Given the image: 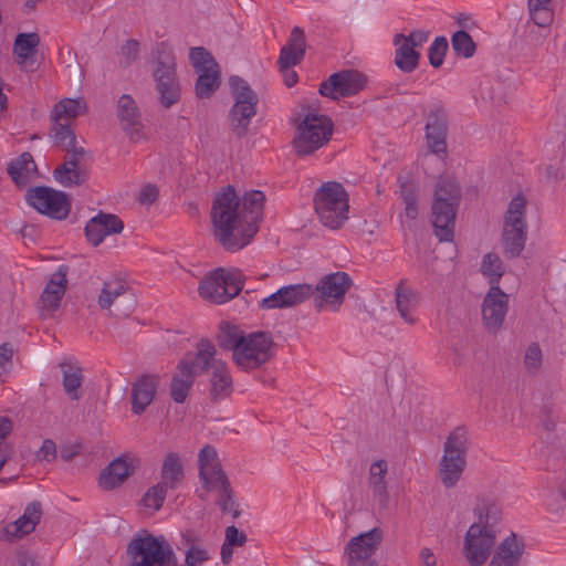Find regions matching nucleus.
<instances>
[{
  "mask_svg": "<svg viewBox=\"0 0 566 566\" xmlns=\"http://www.w3.org/2000/svg\"><path fill=\"white\" fill-rule=\"evenodd\" d=\"M448 125L443 108L437 106L427 115L426 143L436 155H444L447 151Z\"/></svg>",
  "mask_w": 566,
  "mask_h": 566,
  "instance_id": "nucleus-25",
  "label": "nucleus"
},
{
  "mask_svg": "<svg viewBox=\"0 0 566 566\" xmlns=\"http://www.w3.org/2000/svg\"><path fill=\"white\" fill-rule=\"evenodd\" d=\"M210 558L208 549L203 546H191L185 552V564L187 566H202Z\"/></svg>",
  "mask_w": 566,
  "mask_h": 566,
  "instance_id": "nucleus-53",
  "label": "nucleus"
},
{
  "mask_svg": "<svg viewBox=\"0 0 566 566\" xmlns=\"http://www.w3.org/2000/svg\"><path fill=\"white\" fill-rule=\"evenodd\" d=\"M229 86L234 104L229 111L228 120L233 134L242 138L248 133L251 119L256 115L259 97L249 83L238 75L229 78Z\"/></svg>",
  "mask_w": 566,
  "mask_h": 566,
  "instance_id": "nucleus-8",
  "label": "nucleus"
},
{
  "mask_svg": "<svg viewBox=\"0 0 566 566\" xmlns=\"http://www.w3.org/2000/svg\"><path fill=\"white\" fill-rule=\"evenodd\" d=\"M139 465V460L134 457L123 455L114 459L102 470L98 483L104 490H113L122 485L133 475Z\"/></svg>",
  "mask_w": 566,
  "mask_h": 566,
  "instance_id": "nucleus-24",
  "label": "nucleus"
},
{
  "mask_svg": "<svg viewBox=\"0 0 566 566\" xmlns=\"http://www.w3.org/2000/svg\"><path fill=\"white\" fill-rule=\"evenodd\" d=\"M403 202H405V210H403V213L400 214V218L401 219L405 218L406 221L415 220L418 214V209H417V205H416V200H415L413 196L406 195L403 197Z\"/></svg>",
  "mask_w": 566,
  "mask_h": 566,
  "instance_id": "nucleus-62",
  "label": "nucleus"
},
{
  "mask_svg": "<svg viewBox=\"0 0 566 566\" xmlns=\"http://www.w3.org/2000/svg\"><path fill=\"white\" fill-rule=\"evenodd\" d=\"M503 226L528 230L527 198L518 192L513 196L503 214Z\"/></svg>",
  "mask_w": 566,
  "mask_h": 566,
  "instance_id": "nucleus-34",
  "label": "nucleus"
},
{
  "mask_svg": "<svg viewBox=\"0 0 566 566\" xmlns=\"http://www.w3.org/2000/svg\"><path fill=\"white\" fill-rule=\"evenodd\" d=\"M530 19L539 28H549L554 21V6L549 2L527 0Z\"/></svg>",
  "mask_w": 566,
  "mask_h": 566,
  "instance_id": "nucleus-44",
  "label": "nucleus"
},
{
  "mask_svg": "<svg viewBox=\"0 0 566 566\" xmlns=\"http://www.w3.org/2000/svg\"><path fill=\"white\" fill-rule=\"evenodd\" d=\"M264 200L259 190L247 192L241 200L232 186L217 193L211 221L213 235L224 250L237 252L251 242L259 231Z\"/></svg>",
  "mask_w": 566,
  "mask_h": 566,
  "instance_id": "nucleus-1",
  "label": "nucleus"
},
{
  "mask_svg": "<svg viewBox=\"0 0 566 566\" xmlns=\"http://www.w3.org/2000/svg\"><path fill=\"white\" fill-rule=\"evenodd\" d=\"M274 340L269 332L258 331L244 334V340L237 350L234 363L243 370H253L268 363L273 354Z\"/></svg>",
  "mask_w": 566,
  "mask_h": 566,
  "instance_id": "nucleus-11",
  "label": "nucleus"
},
{
  "mask_svg": "<svg viewBox=\"0 0 566 566\" xmlns=\"http://www.w3.org/2000/svg\"><path fill=\"white\" fill-rule=\"evenodd\" d=\"M244 334L245 333L235 325L228 323L222 324L218 335V345L223 349L231 350L232 357L234 358L237 350L244 340Z\"/></svg>",
  "mask_w": 566,
  "mask_h": 566,
  "instance_id": "nucleus-43",
  "label": "nucleus"
},
{
  "mask_svg": "<svg viewBox=\"0 0 566 566\" xmlns=\"http://www.w3.org/2000/svg\"><path fill=\"white\" fill-rule=\"evenodd\" d=\"M53 125L51 128L50 136L53 139L55 146L65 149L67 147H73L76 144V135L70 128L69 123H64L62 120H52Z\"/></svg>",
  "mask_w": 566,
  "mask_h": 566,
  "instance_id": "nucleus-46",
  "label": "nucleus"
},
{
  "mask_svg": "<svg viewBox=\"0 0 566 566\" xmlns=\"http://www.w3.org/2000/svg\"><path fill=\"white\" fill-rule=\"evenodd\" d=\"M305 50L304 32L300 27H294L287 43L280 51L277 59L279 69L293 67L298 64L304 57Z\"/></svg>",
  "mask_w": 566,
  "mask_h": 566,
  "instance_id": "nucleus-32",
  "label": "nucleus"
},
{
  "mask_svg": "<svg viewBox=\"0 0 566 566\" xmlns=\"http://www.w3.org/2000/svg\"><path fill=\"white\" fill-rule=\"evenodd\" d=\"M559 497L566 501V493L562 491H553L547 490L543 494V502L548 511L553 513H558L562 510V504L559 503Z\"/></svg>",
  "mask_w": 566,
  "mask_h": 566,
  "instance_id": "nucleus-57",
  "label": "nucleus"
},
{
  "mask_svg": "<svg viewBox=\"0 0 566 566\" xmlns=\"http://www.w3.org/2000/svg\"><path fill=\"white\" fill-rule=\"evenodd\" d=\"M468 449V430L464 427L454 428L443 442L438 464L439 479L446 488H454L462 479L467 468Z\"/></svg>",
  "mask_w": 566,
  "mask_h": 566,
  "instance_id": "nucleus-6",
  "label": "nucleus"
},
{
  "mask_svg": "<svg viewBox=\"0 0 566 566\" xmlns=\"http://www.w3.org/2000/svg\"><path fill=\"white\" fill-rule=\"evenodd\" d=\"M177 556L170 545L163 538L160 544L159 560L156 562V566H176Z\"/></svg>",
  "mask_w": 566,
  "mask_h": 566,
  "instance_id": "nucleus-59",
  "label": "nucleus"
},
{
  "mask_svg": "<svg viewBox=\"0 0 566 566\" xmlns=\"http://www.w3.org/2000/svg\"><path fill=\"white\" fill-rule=\"evenodd\" d=\"M367 77L357 70H345L332 74L321 83V95L332 99H339L358 94L365 88Z\"/></svg>",
  "mask_w": 566,
  "mask_h": 566,
  "instance_id": "nucleus-16",
  "label": "nucleus"
},
{
  "mask_svg": "<svg viewBox=\"0 0 566 566\" xmlns=\"http://www.w3.org/2000/svg\"><path fill=\"white\" fill-rule=\"evenodd\" d=\"M349 218L348 193L336 181H327L321 185V224L337 230Z\"/></svg>",
  "mask_w": 566,
  "mask_h": 566,
  "instance_id": "nucleus-10",
  "label": "nucleus"
},
{
  "mask_svg": "<svg viewBox=\"0 0 566 566\" xmlns=\"http://www.w3.org/2000/svg\"><path fill=\"white\" fill-rule=\"evenodd\" d=\"M53 176L64 187L80 186L88 179V174L83 167L57 166Z\"/></svg>",
  "mask_w": 566,
  "mask_h": 566,
  "instance_id": "nucleus-45",
  "label": "nucleus"
},
{
  "mask_svg": "<svg viewBox=\"0 0 566 566\" xmlns=\"http://www.w3.org/2000/svg\"><path fill=\"white\" fill-rule=\"evenodd\" d=\"M64 150L67 151V157L61 166L82 167V164L87 156V151L84 149V147L74 144L73 147H67Z\"/></svg>",
  "mask_w": 566,
  "mask_h": 566,
  "instance_id": "nucleus-56",
  "label": "nucleus"
},
{
  "mask_svg": "<svg viewBox=\"0 0 566 566\" xmlns=\"http://www.w3.org/2000/svg\"><path fill=\"white\" fill-rule=\"evenodd\" d=\"M161 539L147 531L136 534L127 545L130 566H156L159 560Z\"/></svg>",
  "mask_w": 566,
  "mask_h": 566,
  "instance_id": "nucleus-18",
  "label": "nucleus"
},
{
  "mask_svg": "<svg viewBox=\"0 0 566 566\" xmlns=\"http://www.w3.org/2000/svg\"><path fill=\"white\" fill-rule=\"evenodd\" d=\"M447 50V39L443 36L436 38L429 48V62L433 67H439L443 63Z\"/></svg>",
  "mask_w": 566,
  "mask_h": 566,
  "instance_id": "nucleus-52",
  "label": "nucleus"
},
{
  "mask_svg": "<svg viewBox=\"0 0 566 566\" xmlns=\"http://www.w3.org/2000/svg\"><path fill=\"white\" fill-rule=\"evenodd\" d=\"M333 134V120L329 117L321 116V147L332 139Z\"/></svg>",
  "mask_w": 566,
  "mask_h": 566,
  "instance_id": "nucleus-61",
  "label": "nucleus"
},
{
  "mask_svg": "<svg viewBox=\"0 0 566 566\" xmlns=\"http://www.w3.org/2000/svg\"><path fill=\"white\" fill-rule=\"evenodd\" d=\"M453 51L462 57H471L475 53V43L465 31H457L451 38Z\"/></svg>",
  "mask_w": 566,
  "mask_h": 566,
  "instance_id": "nucleus-49",
  "label": "nucleus"
},
{
  "mask_svg": "<svg viewBox=\"0 0 566 566\" xmlns=\"http://www.w3.org/2000/svg\"><path fill=\"white\" fill-rule=\"evenodd\" d=\"M160 384L157 374H142L132 384L130 405L135 415H142L156 397Z\"/></svg>",
  "mask_w": 566,
  "mask_h": 566,
  "instance_id": "nucleus-23",
  "label": "nucleus"
},
{
  "mask_svg": "<svg viewBox=\"0 0 566 566\" xmlns=\"http://www.w3.org/2000/svg\"><path fill=\"white\" fill-rule=\"evenodd\" d=\"M417 303H418V297H417V294L412 290L403 286L402 284L397 286V289H396L397 310H398L401 318L408 324H413L416 322L413 312H415Z\"/></svg>",
  "mask_w": 566,
  "mask_h": 566,
  "instance_id": "nucleus-39",
  "label": "nucleus"
},
{
  "mask_svg": "<svg viewBox=\"0 0 566 566\" xmlns=\"http://www.w3.org/2000/svg\"><path fill=\"white\" fill-rule=\"evenodd\" d=\"M198 463L199 476L203 482V488L207 491H217L219 493L217 505L220 510L238 518L241 512L233 499L230 481L222 470L217 450L209 444L205 446L198 454Z\"/></svg>",
  "mask_w": 566,
  "mask_h": 566,
  "instance_id": "nucleus-3",
  "label": "nucleus"
},
{
  "mask_svg": "<svg viewBox=\"0 0 566 566\" xmlns=\"http://www.w3.org/2000/svg\"><path fill=\"white\" fill-rule=\"evenodd\" d=\"M212 356L209 361V395L212 401L224 400L233 392V380L224 361Z\"/></svg>",
  "mask_w": 566,
  "mask_h": 566,
  "instance_id": "nucleus-27",
  "label": "nucleus"
},
{
  "mask_svg": "<svg viewBox=\"0 0 566 566\" xmlns=\"http://www.w3.org/2000/svg\"><path fill=\"white\" fill-rule=\"evenodd\" d=\"M67 265H60L45 284L38 301V311L43 319L52 318L60 308L67 290Z\"/></svg>",
  "mask_w": 566,
  "mask_h": 566,
  "instance_id": "nucleus-17",
  "label": "nucleus"
},
{
  "mask_svg": "<svg viewBox=\"0 0 566 566\" xmlns=\"http://www.w3.org/2000/svg\"><path fill=\"white\" fill-rule=\"evenodd\" d=\"M388 462L384 459H377L369 467L368 482L373 493L380 501L387 499V481Z\"/></svg>",
  "mask_w": 566,
  "mask_h": 566,
  "instance_id": "nucleus-37",
  "label": "nucleus"
},
{
  "mask_svg": "<svg viewBox=\"0 0 566 566\" xmlns=\"http://www.w3.org/2000/svg\"><path fill=\"white\" fill-rule=\"evenodd\" d=\"M98 307L107 311L109 316L116 318L128 317L136 307L134 296L128 286L120 280H111L103 283L97 298Z\"/></svg>",
  "mask_w": 566,
  "mask_h": 566,
  "instance_id": "nucleus-13",
  "label": "nucleus"
},
{
  "mask_svg": "<svg viewBox=\"0 0 566 566\" xmlns=\"http://www.w3.org/2000/svg\"><path fill=\"white\" fill-rule=\"evenodd\" d=\"M40 35L36 32L19 33L13 42L15 63L24 71H34L39 52Z\"/></svg>",
  "mask_w": 566,
  "mask_h": 566,
  "instance_id": "nucleus-31",
  "label": "nucleus"
},
{
  "mask_svg": "<svg viewBox=\"0 0 566 566\" xmlns=\"http://www.w3.org/2000/svg\"><path fill=\"white\" fill-rule=\"evenodd\" d=\"M243 289V275L239 270L222 268L206 275L198 287L199 295L211 303L223 304L235 297Z\"/></svg>",
  "mask_w": 566,
  "mask_h": 566,
  "instance_id": "nucleus-9",
  "label": "nucleus"
},
{
  "mask_svg": "<svg viewBox=\"0 0 566 566\" xmlns=\"http://www.w3.org/2000/svg\"><path fill=\"white\" fill-rule=\"evenodd\" d=\"M543 354L537 344H531L525 350L524 365L530 371H536L542 367Z\"/></svg>",
  "mask_w": 566,
  "mask_h": 566,
  "instance_id": "nucleus-54",
  "label": "nucleus"
},
{
  "mask_svg": "<svg viewBox=\"0 0 566 566\" xmlns=\"http://www.w3.org/2000/svg\"><path fill=\"white\" fill-rule=\"evenodd\" d=\"M480 272L491 286L499 285L505 272L501 256L495 252L485 253L480 263Z\"/></svg>",
  "mask_w": 566,
  "mask_h": 566,
  "instance_id": "nucleus-41",
  "label": "nucleus"
},
{
  "mask_svg": "<svg viewBox=\"0 0 566 566\" xmlns=\"http://www.w3.org/2000/svg\"><path fill=\"white\" fill-rule=\"evenodd\" d=\"M312 287L307 284H293L279 289L271 295L258 301L260 310H282L296 306L307 300Z\"/></svg>",
  "mask_w": 566,
  "mask_h": 566,
  "instance_id": "nucleus-21",
  "label": "nucleus"
},
{
  "mask_svg": "<svg viewBox=\"0 0 566 566\" xmlns=\"http://www.w3.org/2000/svg\"><path fill=\"white\" fill-rule=\"evenodd\" d=\"M27 202L38 212L55 220H64L71 210L69 196L46 186L31 187L25 193Z\"/></svg>",
  "mask_w": 566,
  "mask_h": 566,
  "instance_id": "nucleus-12",
  "label": "nucleus"
},
{
  "mask_svg": "<svg viewBox=\"0 0 566 566\" xmlns=\"http://www.w3.org/2000/svg\"><path fill=\"white\" fill-rule=\"evenodd\" d=\"M429 33L413 30L408 35L397 33L392 38L395 46V65L403 73L413 72L419 65L420 49L427 43Z\"/></svg>",
  "mask_w": 566,
  "mask_h": 566,
  "instance_id": "nucleus-14",
  "label": "nucleus"
},
{
  "mask_svg": "<svg viewBox=\"0 0 566 566\" xmlns=\"http://www.w3.org/2000/svg\"><path fill=\"white\" fill-rule=\"evenodd\" d=\"M167 490L168 488L159 482L153 488L148 489L142 499L144 506L154 509L156 511L159 510L167 496Z\"/></svg>",
  "mask_w": 566,
  "mask_h": 566,
  "instance_id": "nucleus-51",
  "label": "nucleus"
},
{
  "mask_svg": "<svg viewBox=\"0 0 566 566\" xmlns=\"http://www.w3.org/2000/svg\"><path fill=\"white\" fill-rule=\"evenodd\" d=\"M382 539V532L373 528L353 537L346 547L347 566H378L374 554Z\"/></svg>",
  "mask_w": 566,
  "mask_h": 566,
  "instance_id": "nucleus-15",
  "label": "nucleus"
},
{
  "mask_svg": "<svg viewBox=\"0 0 566 566\" xmlns=\"http://www.w3.org/2000/svg\"><path fill=\"white\" fill-rule=\"evenodd\" d=\"M509 310V295L499 285L490 286L482 303V318L489 331L496 332L503 325Z\"/></svg>",
  "mask_w": 566,
  "mask_h": 566,
  "instance_id": "nucleus-19",
  "label": "nucleus"
},
{
  "mask_svg": "<svg viewBox=\"0 0 566 566\" xmlns=\"http://www.w3.org/2000/svg\"><path fill=\"white\" fill-rule=\"evenodd\" d=\"M117 117L122 129L132 142L142 138V123L139 109L130 95L124 94L117 102Z\"/></svg>",
  "mask_w": 566,
  "mask_h": 566,
  "instance_id": "nucleus-29",
  "label": "nucleus"
},
{
  "mask_svg": "<svg viewBox=\"0 0 566 566\" xmlns=\"http://www.w3.org/2000/svg\"><path fill=\"white\" fill-rule=\"evenodd\" d=\"M217 350L209 339L197 344L196 353H187L177 365L170 382V397L177 403H184L198 375L207 371L209 361Z\"/></svg>",
  "mask_w": 566,
  "mask_h": 566,
  "instance_id": "nucleus-5",
  "label": "nucleus"
},
{
  "mask_svg": "<svg viewBox=\"0 0 566 566\" xmlns=\"http://www.w3.org/2000/svg\"><path fill=\"white\" fill-rule=\"evenodd\" d=\"M60 367L63 373L62 385L64 391L72 400H78L81 398L78 389L81 388L84 379L82 368L65 361L61 363Z\"/></svg>",
  "mask_w": 566,
  "mask_h": 566,
  "instance_id": "nucleus-40",
  "label": "nucleus"
},
{
  "mask_svg": "<svg viewBox=\"0 0 566 566\" xmlns=\"http://www.w3.org/2000/svg\"><path fill=\"white\" fill-rule=\"evenodd\" d=\"M352 281L347 273L335 272L321 280V310L337 312L348 291Z\"/></svg>",
  "mask_w": 566,
  "mask_h": 566,
  "instance_id": "nucleus-20",
  "label": "nucleus"
},
{
  "mask_svg": "<svg viewBox=\"0 0 566 566\" xmlns=\"http://www.w3.org/2000/svg\"><path fill=\"white\" fill-rule=\"evenodd\" d=\"M544 176L552 182H557L566 178V154L564 151L545 164Z\"/></svg>",
  "mask_w": 566,
  "mask_h": 566,
  "instance_id": "nucleus-48",
  "label": "nucleus"
},
{
  "mask_svg": "<svg viewBox=\"0 0 566 566\" xmlns=\"http://www.w3.org/2000/svg\"><path fill=\"white\" fill-rule=\"evenodd\" d=\"M461 198L458 182L452 177H442L437 184L432 202L431 222L434 234L441 242L454 238L455 211Z\"/></svg>",
  "mask_w": 566,
  "mask_h": 566,
  "instance_id": "nucleus-4",
  "label": "nucleus"
},
{
  "mask_svg": "<svg viewBox=\"0 0 566 566\" xmlns=\"http://www.w3.org/2000/svg\"><path fill=\"white\" fill-rule=\"evenodd\" d=\"M528 230L502 226L501 243L507 259L518 258L525 249Z\"/></svg>",
  "mask_w": 566,
  "mask_h": 566,
  "instance_id": "nucleus-35",
  "label": "nucleus"
},
{
  "mask_svg": "<svg viewBox=\"0 0 566 566\" xmlns=\"http://www.w3.org/2000/svg\"><path fill=\"white\" fill-rule=\"evenodd\" d=\"M292 146L298 157L311 156L318 149V113H308L297 124Z\"/></svg>",
  "mask_w": 566,
  "mask_h": 566,
  "instance_id": "nucleus-22",
  "label": "nucleus"
},
{
  "mask_svg": "<svg viewBox=\"0 0 566 566\" xmlns=\"http://www.w3.org/2000/svg\"><path fill=\"white\" fill-rule=\"evenodd\" d=\"M7 172L18 187H25L39 177L36 164L28 151L11 160L7 167Z\"/></svg>",
  "mask_w": 566,
  "mask_h": 566,
  "instance_id": "nucleus-33",
  "label": "nucleus"
},
{
  "mask_svg": "<svg viewBox=\"0 0 566 566\" xmlns=\"http://www.w3.org/2000/svg\"><path fill=\"white\" fill-rule=\"evenodd\" d=\"M189 59L196 72L219 67L211 53L202 46L192 48Z\"/></svg>",
  "mask_w": 566,
  "mask_h": 566,
  "instance_id": "nucleus-47",
  "label": "nucleus"
},
{
  "mask_svg": "<svg viewBox=\"0 0 566 566\" xmlns=\"http://www.w3.org/2000/svg\"><path fill=\"white\" fill-rule=\"evenodd\" d=\"M12 421L8 417H0V470L7 463L12 454V449L7 442V438L12 431Z\"/></svg>",
  "mask_w": 566,
  "mask_h": 566,
  "instance_id": "nucleus-50",
  "label": "nucleus"
},
{
  "mask_svg": "<svg viewBox=\"0 0 566 566\" xmlns=\"http://www.w3.org/2000/svg\"><path fill=\"white\" fill-rule=\"evenodd\" d=\"M248 541L247 534L237 526L230 525L224 531V542L233 547H242Z\"/></svg>",
  "mask_w": 566,
  "mask_h": 566,
  "instance_id": "nucleus-58",
  "label": "nucleus"
},
{
  "mask_svg": "<svg viewBox=\"0 0 566 566\" xmlns=\"http://www.w3.org/2000/svg\"><path fill=\"white\" fill-rule=\"evenodd\" d=\"M153 76L159 103L165 108L177 104L181 96V86L177 76V63L172 49L165 42L155 49Z\"/></svg>",
  "mask_w": 566,
  "mask_h": 566,
  "instance_id": "nucleus-7",
  "label": "nucleus"
},
{
  "mask_svg": "<svg viewBox=\"0 0 566 566\" xmlns=\"http://www.w3.org/2000/svg\"><path fill=\"white\" fill-rule=\"evenodd\" d=\"M524 554V538L512 532L496 547L490 566H518Z\"/></svg>",
  "mask_w": 566,
  "mask_h": 566,
  "instance_id": "nucleus-28",
  "label": "nucleus"
},
{
  "mask_svg": "<svg viewBox=\"0 0 566 566\" xmlns=\"http://www.w3.org/2000/svg\"><path fill=\"white\" fill-rule=\"evenodd\" d=\"M157 198H158L157 186H155L153 184H148L140 189V192L138 196V202L142 206H150L157 200Z\"/></svg>",
  "mask_w": 566,
  "mask_h": 566,
  "instance_id": "nucleus-60",
  "label": "nucleus"
},
{
  "mask_svg": "<svg viewBox=\"0 0 566 566\" xmlns=\"http://www.w3.org/2000/svg\"><path fill=\"white\" fill-rule=\"evenodd\" d=\"M42 517V504L33 501L27 505L22 516L4 526L3 533L9 541L21 538L32 533Z\"/></svg>",
  "mask_w": 566,
  "mask_h": 566,
  "instance_id": "nucleus-30",
  "label": "nucleus"
},
{
  "mask_svg": "<svg viewBox=\"0 0 566 566\" xmlns=\"http://www.w3.org/2000/svg\"><path fill=\"white\" fill-rule=\"evenodd\" d=\"M139 54V43L136 40H127L122 46H120V65L128 66L133 62H135Z\"/></svg>",
  "mask_w": 566,
  "mask_h": 566,
  "instance_id": "nucleus-55",
  "label": "nucleus"
},
{
  "mask_svg": "<svg viewBox=\"0 0 566 566\" xmlns=\"http://www.w3.org/2000/svg\"><path fill=\"white\" fill-rule=\"evenodd\" d=\"M198 73L195 91L198 98H209L220 86V67L206 70Z\"/></svg>",
  "mask_w": 566,
  "mask_h": 566,
  "instance_id": "nucleus-42",
  "label": "nucleus"
},
{
  "mask_svg": "<svg viewBox=\"0 0 566 566\" xmlns=\"http://www.w3.org/2000/svg\"><path fill=\"white\" fill-rule=\"evenodd\" d=\"M124 230V222L113 213L99 211L91 218L85 226V237L94 245H99L107 235L119 234Z\"/></svg>",
  "mask_w": 566,
  "mask_h": 566,
  "instance_id": "nucleus-26",
  "label": "nucleus"
},
{
  "mask_svg": "<svg viewBox=\"0 0 566 566\" xmlns=\"http://www.w3.org/2000/svg\"><path fill=\"white\" fill-rule=\"evenodd\" d=\"M419 558L422 566H437V557L428 547H423L420 551Z\"/></svg>",
  "mask_w": 566,
  "mask_h": 566,
  "instance_id": "nucleus-64",
  "label": "nucleus"
},
{
  "mask_svg": "<svg viewBox=\"0 0 566 566\" xmlns=\"http://www.w3.org/2000/svg\"><path fill=\"white\" fill-rule=\"evenodd\" d=\"M181 544L186 548L191 546H203L201 538L192 531H186L181 534Z\"/></svg>",
  "mask_w": 566,
  "mask_h": 566,
  "instance_id": "nucleus-63",
  "label": "nucleus"
},
{
  "mask_svg": "<svg viewBox=\"0 0 566 566\" xmlns=\"http://www.w3.org/2000/svg\"><path fill=\"white\" fill-rule=\"evenodd\" d=\"M161 483L168 489L175 490L184 480V469L178 453L169 452L161 465Z\"/></svg>",
  "mask_w": 566,
  "mask_h": 566,
  "instance_id": "nucleus-36",
  "label": "nucleus"
},
{
  "mask_svg": "<svg viewBox=\"0 0 566 566\" xmlns=\"http://www.w3.org/2000/svg\"><path fill=\"white\" fill-rule=\"evenodd\" d=\"M501 514L489 499H478L473 507L475 522L467 530L462 553L470 566H482L489 559L495 543V532L489 526Z\"/></svg>",
  "mask_w": 566,
  "mask_h": 566,
  "instance_id": "nucleus-2",
  "label": "nucleus"
},
{
  "mask_svg": "<svg viewBox=\"0 0 566 566\" xmlns=\"http://www.w3.org/2000/svg\"><path fill=\"white\" fill-rule=\"evenodd\" d=\"M86 113V104L83 98H63L54 105L51 112V120H62L67 123L82 114Z\"/></svg>",
  "mask_w": 566,
  "mask_h": 566,
  "instance_id": "nucleus-38",
  "label": "nucleus"
}]
</instances>
